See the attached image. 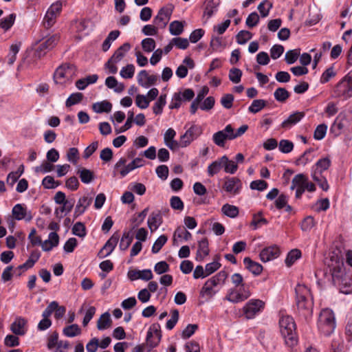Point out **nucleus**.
Wrapping results in <instances>:
<instances>
[{
  "mask_svg": "<svg viewBox=\"0 0 352 352\" xmlns=\"http://www.w3.org/2000/svg\"><path fill=\"white\" fill-rule=\"evenodd\" d=\"M267 186H268L267 183L265 181L262 180V179L252 181L250 183V187L252 190H256L258 191H263V190H265L267 188Z\"/></svg>",
  "mask_w": 352,
  "mask_h": 352,
  "instance_id": "nucleus-63",
  "label": "nucleus"
},
{
  "mask_svg": "<svg viewBox=\"0 0 352 352\" xmlns=\"http://www.w3.org/2000/svg\"><path fill=\"white\" fill-rule=\"evenodd\" d=\"M72 233L79 237H84L86 235V228L81 222L76 223L72 228Z\"/></svg>",
  "mask_w": 352,
  "mask_h": 352,
  "instance_id": "nucleus-59",
  "label": "nucleus"
},
{
  "mask_svg": "<svg viewBox=\"0 0 352 352\" xmlns=\"http://www.w3.org/2000/svg\"><path fill=\"white\" fill-rule=\"evenodd\" d=\"M300 55V49H299V48L289 50L285 54V61L289 65L293 64L297 60V59Z\"/></svg>",
  "mask_w": 352,
  "mask_h": 352,
  "instance_id": "nucleus-44",
  "label": "nucleus"
},
{
  "mask_svg": "<svg viewBox=\"0 0 352 352\" xmlns=\"http://www.w3.org/2000/svg\"><path fill=\"white\" fill-rule=\"evenodd\" d=\"M77 173L80 178L81 182L84 184H89L94 179V172L85 168L78 169Z\"/></svg>",
  "mask_w": 352,
  "mask_h": 352,
  "instance_id": "nucleus-31",
  "label": "nucleus"
},
{
  "mask_svg": "<svg viewBox=\"0 0 352 352\" xmlns=\"http://www.w3.org/2000/svg\"><path fill=\"white\" fill-rule=\"evenodd\" d=\"M336 73L334 72L333 67H330L327 68L322 74L320 78V82L322 84L327 83L331 78L336 76Z\"/></svg>",
  "mask_w": 352,
  "mask_h": 352,
  "instance_id": "nucleus-64",
  "label": "nucleus"
},
{
  "mask_svg": "<svg viewBox=\"0 0 352 352\" xmlns=\"http://www.w3.org/2000/svg\"><path fill=\"white\" fill-rule=\"evenodd\" d=\"M301 252L298 249L292 250L287 255L285 258V264L287 267H291L294 262L300 258Z\"/></svg>",
  "mask_w": 352,
  "mask_h": 352,
  "instance_id": "nucleus-37",
  "label": "nucleus"
},
{
  "mask_svg": "<svg viewBox=\"0 0 352 352\" xmlns=\"http://www.w3.org/2000/svg\"><path fill=\"white\" fill-rule=\"evenodd\" d=\"M16 16L14 14H10L3 18L0 21V27L4 30H8L14 24Z\"/></svg>",
  "mask_w": 352,
  "mask_h": 352,
  "instance_id": "nucleus-47",
  "label": "nucleus"
},
{
  "mask_svg": "<svg viewBox=\"0 0 352 352\" xmlns=\"http://www.w3.org/2000/svg\"><path fill=\"white\" fill-rule=\"evenodd\" d=\"M169 31L172 35L178 36L184 31V25L182 22L174 21L170 23Z\"/></svg>",
  "mask_w": 352,
  "mask_h": 352,
  "instance_id": "nucleus-45",
  "label": "nucleus"
},
{
  "mask_svg": "<svg viewBox=\"0 0 352 352\" xmlns=\"http://www.w3.org/2000/svg\"><path fill=\"white\" fill-rule=\"evenodd\" d=\"M305 116V113L301 111H296L291 114L287 119L283 121L281 124V127L284 129H290L292 126L299 122Z\"/></svg>",
  "mask_w": 352,
  "mask_h": 352,
  "instance_id": "nucleus-20",
  "label": "nucleus"
},
{
  "mask_svg": "<svg viewBox=\"0 0 352 352\" xmlns=\"http://www.w3.org/2000/svg\"><path fill=\"white\" fill-rule=\"evenodd\" d=\"M93 110L98 113L103 112L109 113L112 109V104L111 102L104 100L102 102H96L92 106Z\"/></svg>",
  "mask_w": 352,
  "mask_h": 352,
  "instance_id": "nucleus-30",
  "label": "nucleus"
},
{
  "mask_svg": "<svg viewBox=\"0 0 352 352\" xmlns=\"http://www.w3.org/2000/svg\"><path fill=\"white\" fill-rule=\"evenodd\" d=\"M161 337L160 324H153L147 332L144 346L148 347V350L156 347L160 342Z\"/></svg>",
  "mask_w": 352,
  "mask_h": 352,
  "instance_id": "nucleus-11",
  "label": "nucleus"
},
{
  "mask_svg": "<svg viewBox=\"0 0 352 352\" xmlns=\"http://www.w3.org/2000/svg\"><path fill=\"white\" fill-rule=\"evenodd\" d=\"M168 238L165 235H161L160 236L157 240L155 241L154 244L152 247V252L153 254L158 253L162 248L165 245V243L167 242Z\"/></svg>",
  "mask_w": 352,
  "mask_h": 352,
  "instance_id": "nucleus-52",
  "label": "nucleus"
},
{
  "mask_svg": "<svg viewBox=\"0 0 352 352\" xmlns=\"http://www.w3.org/2000/svg\"><path fill=\"white\" fill-rule=\"evenodd\" d=\"M296 305L300 316L308 320L312 316L314 301L310 289L305 285L298 284L295 288Z\"/></svg>",
  "mask_w": 352,
  "mask_h": 352,
  "instance_id": "nucleus-2",
  "label": "nucleus"
},
{
  "mask_svg": "<svg viewBox=\"0 0 352 352\" xmlns=\"http://www.w3.org/2000/svg\"><path fill=\"white\" fill-rule=\"evenodd\" d=\"M76 73V67L73 65L64 64L59 66L54 74L56 84L63 85L72 80Z\"/></svg>",
  "mask_w": 352,
  "mask_h": 352,
  "instance_id": "nucleus-7",
  "label": "nucleus"
},
{
  "mask_svg": "<svg viewBox=\"0 0 352 352\" xmlns=\"http://www.w3.org/2000/svg\"><path fill=\"white\" fill-rule=\"evenodd\" d=\"M280 254L279 248L276 246H270L264 248L260 252L259 256L263 262H267L277 258Z\"/></svg>",
  "mask_w": 352,
  "mask_h": 352,
  "instance_id": "nucleus-17",
  "label": "nucleus"
},
{
  "mask_svg": "<svg viewBox=\"0 0 352 352\" xmlns=\"http://www.w3.org/2000/svg\"><path fill=\"white\" fill-rule=\"evenodd\" d=\"M251 296L250 286L244 284L243 286H239V288L236 290H230L228 294L225 297V300H228L232 303H238L243 302L248 299Z\"/></svg>",
  "mask_w": 352,
  "mask_h": 352,
  "instance_id": "nucleus-9",
  "label": "nucleus"
},
{
  "mask_svg": "<svg viewBox=\"0 0 352 352\" xmlns=\"http://www.w3.org/2000/svg\"><path fill=\"white\" fill-rule=\"evenodd\" d=\"M227 162V156L223 155L221 158L217 160L212 162L208 167V173L210 177L214 176L215 174L218 173L222 167L223 166V162Z\"/></svg>",
  "mask_w": 352,
  "mask_h": 352,
  "instance_id": "nucleus-23",
  "label": "nucleus"
},
{
  "mask_svg": "<svg viewBox=\"0 0 352 352\" xmlns=\"http://www.w3.org/2000/svg\"><path fill=\"white\" fill-rule=\"evenodd\" d=\"M92 198H89L87 196L80 197L78 199L77 205L76 206L74 216L75 217L83 214L87 207L91 204Z\"/></svg>",
  "mask_w": 352,
  "mask_h": 352,
  "instance_id": "nucleus-22",
  "label": "nucleus"
},
{
  "mask_svg": "<svg viewBox=\"0 0 352 352\" xmlns=\"http://www.w3.org/2000/svg\"><path fill=\"white\" fill-rule=\"evenodd\" d=\"M54 168L53 165L49 161H44L40 166L35 167L34 170L36 173H47L51 172Z\"/></svg>",
  "mask_w": 352,
  "mask_h": 352,
  "instance_id": "nucleus-53",
  "label": "nucleus"
},
{
  "mask_svg": "<svg viewBox=\"0 0 352 352\" xmlns=\"http://www.w3.org/2000/svg\"><path fill=\"white\" fill-rule=\"evenodd\" d=\"M12 213L13 217L18 221L25 219L27 221H30L32 219L31 212H28L27 208L20 204H17L13 207Z\"/></svg>",
  "mask_w": 352,
  "mask_h": 352,
  "instance_id": "nucleus-16",
  "label": "nucleus"
},
{
  "mask_svg": "<svg viewBox=\"0 0 352 352\" xmlns=\"http://www.w3.org/2000/svg\"><path fill=\"white\" fill-rule=\"evenodd\" d=\"M179 320V311L177 309H173L171 311V318L167 321L166 327L168 330L174 328Z\"/></svg>",
  "mask_w": 352,
  "mask_h": 352,
  "instance_id": "nucleus-61",
  "label": "nucleus"
},
{
  "mask_svg": "<svg viewBox=\"0 0 352 352\" xmlns=\"http://www.w3.org/2000/svg\"><path fill=\"white\" fill-rule=\"evenodd\" d=\"M279 326L285 344L289 347L295 346L298 342V338L294 319L289 316H283L279 320Z\"/></svg>",
  "mask_w": 352,
  "mask_h": 352,
  "instance_id": "nucleus-3",
  "label": "nucleus"
},
{
  "mask_svg": "<svg viewBox=\"0 0 352 352\" xmlns=\"http://www.w3.org/2000/svg\"><path fill=\"white\" fill-rule=\"evenodd\" d=\"M334 94L336 97L348 98L352 96V78L345 76L336 86Z\"/></svg>",
  "mask_w": 352,
  "mask_h": 352,
  "instance_id": "nucleus-10",
  "label": "nucleus"
},
{
  "mask_svg": "<svg viewBox=\"0 0 352 352\" xmlns=\"http://www.w3.org/2000/svg\"><path fill=\"white\" fill-rule=\"evenodd\" d=\"M266 101L262 99L254 100L248 108V111L252 113L259 112L266 106Z\"/></svg>",
  "mask_w": 352,
  "mask_h": 352,
  "instance_id": "nucleus-42",
  "label": "nucleus"
},
{
  "mask_svg": "<svg viewBox=\"0 0 352 352\" xmlns=\"http://www.w3.org/2000/svg\"><path fill=\"white\" fill-rule=\"evenodd\" d=\"M166 94H162L157 100L155 102L153 107V113L156 115L161 114L163 111V108L165 106L166 103Z\"/></svg>",
  "mask_w": 352,
  "mask_h": 352,
  "instance_id": "nucleus-39",
  "label": "nucleus"
},
{
  "mask_svg": "<svg viewBox=\"0 0 352 352\" xmlns=\"http://www.w3.org/2000/svg\"><path fill=\"white\" fill-rule=\"evenodd\" d=\"M308 178L303 174H298L294 176L292 181L291 190H294L296 186H300L304 191L307 190Z\"/></svg>",
  "mask_w": 352,
  "mask_h": 352,
  "instance_id": "nucleus-26",
  "label": "nucleus"
},
{
  "mask_svg": "<svg viewBox=\"0 0 352 352\" xmlns=\"http://www.w3.org/2000/svg\"><path fill=\"white\" fill-rule=\"evenodd\" d=\"M243 263L246 269L255 276L259 275L263 271V266L260 263L253 261L250 257L244 258Z\"/></svg>",
  "mask_w": 352,
  "mask_h": 352,
  "instance_id": "nucleus-24",
  "label": "nucleus"
},
{
  "mask_svg": "<svg viewBox=\"0 0 352 352\" xmlns=\"http://www.w3.org/2000/svg\"><path fill=\"white\" fill-rule=\"evenodd\" d=\"M130 48L131 45L129 43H124L114 52L113 56L111 57V60H113L115 63L120 62L125 56V54L130 50Z\"/></svg>",
  "mask_w": 352,
  "mask_h": 352,
  "instance_id": "nucleus-27",
  "label": "nucleus"
},
{
  "mask_svg": "<svg viewBox=\"0 0 352 352\" xmlns=\"http://www.w3.org/2000/svg\"><path fill=\"white\" fill-rule=\"evenodd\" d=\"M265 307V302L259 299H252L243 307V313L248 319L253 318Z\"/></svg>",
  "mask_w": 352,
  "mask_h": 352,
  "instance_id": "nucleus-13",
  "label": "nucleus"
},
{
  "mask_svg": "<svg viewBox=\"0 0 352 352\" xmlns=\"http://www.w3.org/2000/svg\"><path fill=\"white\" fill-rule=\"evenodd\" d=\"M227 278L228 273L226 271H221L208 279L200 291V296L201 297L207 296L209 298H212L217 293L214 288L219 284H224Z\"/></svg>",
  "mask_w": 352,
  "mask_h": 352,
  "instance_id": "nucleus-5",
  "label": "nucleus"
},
{
  "mask_svg": "<svg viewBox=\"0 0 352 352\" xmlns=\"http://www.w3.org/2000/svg\"><path fill=\"white\" fill-rule=\"evenodd\" d=\"M202 133L201 127L192 124L186 133L180 137V147H186Z\"/></svg>",
  "mask_w": 352,
  "mask_h": 352,
  "instance_id": "nucleus-12",
  "label": "nucleus"
},
{
  "mask_svg": "<svg viewBox=\"0 0 352 352\" xmlns=\"http://www.w3.org/2000/svg\"><path fill=\"white\" fill-rule=\"evenodd\" d=\"M173 9L172 4L161 8L153 19V23L160 28H165L170 19Z\"/></svg>",
  "mask_w": 352,
  "mask_h": 352,
  "instance_id": "nucleus-8",
  "label": "nucleus"
},
{
  "mask_svg": "<svg viewBox=\"0 0 352 352\" xmlns=\"http://www.w3.org/2000/svg\"><path fill=\"white\" fill-rule=\"evenodd\" d=\"M260 20L259 16L256 12L250 13L246 19L245 23L249 28L257 25Z\"/></svg>",
  "mask_w": 352,
  "mask_h": 352,
  "instance_id": "nucleus-56",
  "label": "nucleus"
},
{
  "mask_svg": "<svg viewBox=\"0 0 352 352\" xmlns=\"http://www.w3.org/2000/svg\"><path fill=\"white\" fill-rule=\"evenodd\" d=\"M112 320L109 312L102 314L97 322L98 330H104L111 327Z\"/></svg>",
  "mask_w": 352,
  "mask_h": 352,
  "instance_id": "nucleus-29",
  "label": "nucleus"
},
{
  "mask_svg": "<svg viewBox=\"0 0 352 352\" xmlns=\"http://www.w3.org/2000/svg\"><path fill=\"white\" fill-rule=\"evenodd\" d=\"M227 140H232L230 133L226 131V127L223 130L214 133L212 135L214 143L220 147H224Z\"/></svg>",
  "mask_w": 352,
  "mask_h": 352,
  "instance_id": "nucleus-18",
  "label": "nucleus"
},
{
  "mask_svg": "<svg viewBox=\"0 0 352 352\" xmlns=\"http://www.w3.org/2000/svg\"><path fill=\"white\" fill-rule=\"evenodd\" d=\"M248 129V126L247 124H243L236 131H234L232 125L228 124L226 126V131L230 133L231 138L232 140H234L243 135L246 132Z\"/></svg>",
  "mask_w": 352,
  "mask_h": 352,
  "instance_id": "nucleus-33",
  "label": "nucleus"
},
{
  "mask_svg": "<svg viewBox=\"0 0 352 352\" xmlns=\"http://www.w3.org/2000/svg\"><path fill=\"white\" fill-rule=\"evenodd\" d=\"M21 43L12 44L10 48V52L7 56L8 63L12 65L16 60V54L19 53L20 50Z\"/></svg>",
  "mask_w": 352,
  "mask_h": 352,
  "instance_id": "nucleus-46",
  "label": "nucleus"
},
{
  "mask_svg": "<svg viewBox=\"0 0 352 352\" xmlns=\"http://www.w3.org/2000/svg\"><path fill=\"white\" fill-rule=\"evenodd\" d=\"M120 239V234L118 232H116L110 237V239L106 242L103 248L100 250L98 255L101 258L107 257L111 254L115 249Z\"/></svg>",
  "mask_w": 352,
  "mask_h": 352,
  "instance_id": "nucleus-15",
  "label": "nucleus"
},
{
  "mask_svg": "<svg viewBox=\"0 0 352 352\" xmlns=\"http://www.w3.org/2000/svg\"><path fill=\"white\" fill-rule=\"evenodd\" d=\"M222 213L230 218H235L239 214V208L233 205L229 204H224L221 208Z\"/></svg>",
  "mask_w": 352,
  "mask_h": 352,
  "instance_id": "nucleus-34",
  "label": "nucleus"
},
{
  "mask_svg": "<svg viewBox=\"0 0 352 352\" xmlns=\"http://www.w3.org/2000/svg\"><path fill=\"white\" fill-rule=\"evenodd\" d=\"M267 223V220L265 218L262 217V212H259L257 214H254L251 226H253L254 230H256L261 225H266Z\"/></svg>",
  "mask_w": 352,
  "mask_h": 352,
  "instance_id": "nucleus-48",
  "label": "nucleus"
},
{
  "mask_svg": "<svg viewBox=\"0 0 352 352\" xmlns=\"http://www.w3.org/2000/svg\"><path fill=\"white\" fill-rule=\"evenodd\" d=\"M75 204V199L74 198L67 199V200L61 204L63 205L60 208H57L55 210V214L58 217L59 212L69 213L72 211Z\"/></svg>",
  "mask_w": 352,
  "mask_h": 352,
  "instance_id": "nucleus-36",
  "label": "nucleus"
},
{
  "mask_svg": "<svg viewBox=\"0 0 352 352\" xmlns=\"http://www.w3.org/2000/svg\"><path fill=\"white\" fill-rule=\"evenodd\" d=\"M252 37V34L248 30H241L236 36V42L239 45L245 44Z\"/></svg>",
  "mask_w": 352,
  "mask_h": 352,
  "instance_id": "nucleus-49",
  "label": "nucleus"
},
{
  "mask_svg": "<svg viewBox=\"0 0 352 352\" xmlns=\"http://www.w3.org/2000/svg\"><path fill=\"white\" fill-rule=\"evenodd\" d=\"M241 188V181L236 177H232L228 179L223 186V188L228 192L236 195L239 192Z\"/></svg>",
  "mask_w": 352,
  "mask_h": 352,
  "instance_id": "nucleus-21",
  "label": "nucleus"
},
{
  "mask_svg": "<svg viewBox=\"0 0 352 352\" xmlns=\"http://www.w3.org/2000/svg\"><path fill=\"white\" fill-rule=\"evenodd\" d=\"M327 126L325 124H319L315 129L314 138L315 140H320L323 139L326 135Z\"/></svg>",
  "mask_w": 352,
  "mask_h": 352,
  "instance_id": "nucleus-58",
  "label": "nucleus"
},
{
  "mask_svg": "<svg viewBox=\"0 0 352 352\" xmlns=\"http://www.w3.org/2000/svg\"><path fill=\"white\" fill-rule=\"evenodd\" d=\"M279 150L283 153H289L294 148L292 142L287 140H281L278 144Z\"/></svg>",
  "mask_w": 352,
  "mask_h": 352,
  "instance_id": "nucleus-57",
  "label": "nucleus"
},
{
  "mask_svg": "<svg viewBox=\"0 0 352 352\" xmlns=\"http://www.w3.org/2000/svg\"><path fill=\"white\" fill-rule=\"evenodd\" d=\"M132 228L129 231H125L123 232L122 236L121 237L120 242V249L121 250H126L131 244L133 240V234Z\"/></svg>",
  "mask_w": 352,
  "mask_h": 352,
  "instance_id": "nucleus-28",
  "label": "nucleus"
},
{
  "mask_svg": "<svg viewBox=\"0 0 352 352\" xmlns=\"http://www.w3.org/2000/svg\"><path fill=\"white\" fill-rule=\"evenodd\" d=\"M83 98V94L80 92H76L71 94L66 100V106L71 107L76 104L79 103Z\"/></svg>",
  "mask_w": 352,
  "mask_h": 352,
  "instance_id": "nucleus-54",
  "label": "nucleus"
},
{
  "mask_svg": "<svg viewBox=\"0 0 352 352\" xmlns=\"http://www.w3.org/2000/svg\"><path fill=\"white\" fill-rule=\"evenodd\" d=\"M274 96L277 101L284 102L289 98L290 94L286 89L278 87L275 90Z\"/></svg>",
  "mask_w": 352,
  "mask_h": 352,
  "instance_id": "nucleus-40",
  "label": "nucleus"
},
{
  "mask_svg": "<svg viewBox=\"0 0 352 352\" xmlns=\"http://www.w3.org/2000/svg\"><path fill=\"white\" fill-rule=\"evenodd\" d=\"M162 223V218L160 212H152L148 219V226L153 232L157 230Z\"/></svg>",
  "mask_w": 352,
  "mask_h": 352,
  "instance_id": "nucleus-25",
  "label": "nucleus"
},
{
  "mask_svg": "<svg viewBox=\"0 0 352 352\" xmlns=\"http://www.w3.org/2000/svg\"><path fill=\"white\" fill-rule=\"evenodd\" d=\"M234 96L231 94H226L223 96V97L221 99V105L227 109H231L233 105L234 102Z\"/></svg>",
  "mask_w": 352,
  "mask_h": 352,
  "instance_id": "nucleus-62",
  "label": "nucleus"
},
{
  "mask_svg": "<svg viewBox=\"0 0 352 352\" xmlns=\"http://www.w3.org/2000/svg\"><path fill=\"white\" fill-rule=\"evenodd\" d=\"M142 47L145 52H153L156 46L155 41L152 38H146L141 42Z\"/></svg>",
  "mask_w": 352,
  "mask_h": 352,
  "instance_id": "nucleus-51",
  "label": "nucleus"
},
{
  "mask_svg": "<svg viewBox=\"0 0 352 352\" xmlns=\"http://www.w3.org/2000/svg\"><path fill=\"white\" fill-rule=\"evenodd\" d=\"M331 163V160L328 157L319 160L316 164V170L314 172H318L321 174L329 168Z\"/></svg>",
  "mask_w": 352,
  "mask_h": 352,
  "instance_id": "nucleus-38",
  "label": "nucleus"
},
{
  "mask_svg": "<svg viewBox=\"0 0 352 352\" xmlns=\"http://www.w3.org/2000/svg\"><path fill=\"white\" fill-rule=\"evenodd\" d=\"M327 270L331 274L333 285L340 287L344 294L352 292V280L345 272L343 260L337 255L331 256L327 263Z\"/></svg>",
  "mask_w": 352,
  "mask_h": 352,
  "instance_id": "nucleus-1",
  "label": "nucleus"
},
{
  "mask_svg": "<svg viewBox=\"0 0 352 352\" xmlns=\"http://www.w3.org/2000/svg\"><path fill=\"white\" fill-rule=\"evenodd\" d=\"M242 72L238 68H232L229 72V79L233 83H239L241 81Z\"/></svg>",
  "mask_w": 352,
  "mask_h": 352,
  "instance_id": "nucleus-55",
  "label": "nucleus"
},
{
  "mask_svg": "<svg viewBox=\"0 0 352 352\" xmlns=\"http://www.w3.org/2000/svg\"><path fill=\"white\" fill-rule=\"evenodd\" d=\"M127 160L124 157H121L114 165L113 174L116 175V172H118L122 177H125L129 173L133 170L137 168L142 167L143 164V159L140 157L135 158L131 162L126 165Z\"/></svg>",
  "mask_w": 352,
  "mask_h": 352,
  "instance_id": "nucleus-6",
  "label": "nucleus"
},
{
  "mask_svg": "<svg viewBox=\"0 0 352 352\" xmlns=\"http://www.w3.org/2000/svg\"><path fill=\"white\" fill-rule=\"evenodd\" d=\"M217 6V3L213 0H206L204 3V15H206L208 18L211 17L214 11H216Z\"/></svg>",
  "mask_w": 352,
  "mask_h": 352,
  "instance_id": "nucleus-50",
  "label": "nucleus"
},
{
  "mask_svg": "<svg viewBox=\"0 0 352 352\" xmlns=\"http://www.w3.org/2000/svg\"><path fill=\"white\" fill-rule=\"evenodd\" d=\"M59 38L58 34H53L41 43L36 50V56L41 58L44 56L47 51L53 49L59 41Z\"/></svg>",
  "mask_w": 352,
  "mask_h": 352,
  "instance_id": "nucleus-14",
  "label": "nucleus"
},
{
  "mask_svg": "<svg viewBox=\"0 0 352 352\" xmlns=\"http://www.w3.org/2000/svg\"><path fill=\"white\" fill-rule=\"evenodd\" d=\"M27 322V320L24 318H16L15 320L12 323L10 326L11 331L15 335L23 336L25 333L24 327L26 325Z\"/></svg>",
  "mask_w": 352,
  "mask_h": 352,
  "instance_id": "nucleus-19",
  "label": "nucleus"
},
{
  "mask_svg": "<svg viewBox=\"0 0 352 352\" xmlns=\"http://www.w3.org/2000/svg\"><path fill=\"white\" fill-rule=\"evenodd\" d=\"M148 212V208H146L141 212L138 214L137 215H133L131 219V222L132 224L131 228L134 230L137 227H138L144 220Z\"/></svg>",
  "mask_w": 352,
  "mask_h": 352,
  "instance_id": "nucleus-32",
  "label": "nucleus"
},
{
  "mask_svg": "<svg viewBox=\"0 0 352 352\" xmlns=\"http://www.w3.org/2000/svg\"><path fill=\"white\" fill-rule=\"evenodd\" d=\"M192 234L186 230L184 228L179 226L174 232L173 241L176 240V238L184 239L185 241H188L191 239Z\"/></svg>",
  "mask_w": 352,
  "mask_h": 352,
  "instance_id": "nucleus-41",
  "label": "nucleus"
},
{
  "mask_svg": "<svg viewBox=\"0 0 352 352\" xmlns=\"http://www.w3.org/2000/svg\"><path fill=\"white\" fill-rule=\"evenodd\" d=\"M319 331L326 336H330L336 328V320L333 311L324 309L321 311L318 321Z\"/></svg>",
  "mask_w": 352,
  "mask_h": 352,
  "instance_id": "nucleus-4",
  "label": "nucleus"
},
{
  "mask_svg": "<svg viewBox=\"0 0 352 352\" xmlns=\"http://www.w3.org/2000/svg\"><path fill=\"white\" fill-rule=\"evenodd\" d=\"M273 4L269 0H263L258 6V10L262 17L268 16L270 9L272 8Z\"/></svg>",
  "mask_w": 352,
  "mask_h": 352,
  "instance_id": "nucleus-43",
  "label": "nucleus"
},
{
  "mask_svg": "<svg viewBox=\"0 0 352 352\" xmlns=\"http://www.w3.org/2000/svg\"><path fill=\"white\" fill-rule=\"evenodd\" d=\"M135 73V67L132 64H129L126 67L122 68L120 74L124 78H133Z\"/></svg>",
  "mask_w": 352,
  "mask_h": 352,
  "instance_id": "nucleus-60",
  "label": "nucleus"
},
{
  "mask_svg": "<svg viewBox=\"0 0 352 352\" xmlns=\"http://www.w3.org/2000/svg\"><path fill=\"white\" fill-rule=\"evenodd\" d=\"M63 334L69 338L75 337L81 333V329L76 324L65 327L63 330Z\"/></svg>",
  "mask_w": 352,
  "mask_h": 352,
  "instance_id": "nucleus-35",
  "label": "nucleus"
}]
</instances>
